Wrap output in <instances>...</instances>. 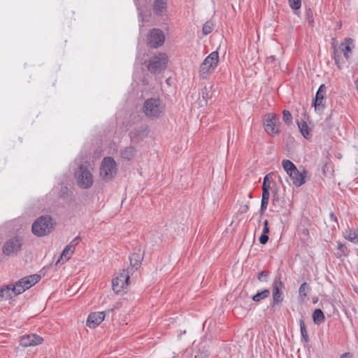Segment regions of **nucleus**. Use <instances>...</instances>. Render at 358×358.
<instances>
[{
  "label": "nucleus",
  "mask_w": 358,
  "mask_h": 358,
  "mask_svg": "<svg viewBox=\"0 0 358 358\" xmlns=\"http://www.w3.org/2000/svg\"><path fill=\"white\" fill-rule=\"evenodd\" d=\"M105 316L104 311L92 313L87 317V325L91 329H94L103 321Z\"/></svg>",
  "instance_id": "2eb2a0df"
},
{
  "label": "nucleus",
  "mask_w": 358,
  "mask_h": 358,
  "mask_svg": "<svg viewBox=\"0 0 358 358\" xmlns=\"http://www.w3.org/2000/svg\"><path fill=\"white\" fill-rule=\"evenodd\" d=\"M4 292H0V301H1L6 296L3 294Z\"/></svg>",
  "instance_id": "de8ad7c7"
},
{
  "label": "nucleus",
  "mask_w": 358,
  "mask_h": 358,
  "mask_svg": "<svg viewBox=\"0 0 358 358\" xmlns=\"http://www.w3.org/2000/svg\"><path fill=\"white\" fill-rule=\"evenodd\" d=\"M73 252H74V250H73L72 248H70L69 247H68L66 245L65 247V248L64 249V250L61 255L60 259L58 260L57 264H58L60 261H63V262L68 261L71 258V257Z\"/></svg>",
  "instance_id": "5701e85b"
},
{
  "label": "nucleus",
  "mask_w": 358,
  "mask_h": 358,
  "mask_svg": "<svg viewBox=\"0 0 358 358\" xmlns=\"http://www.w3.org/2000/svg\"><path fill=\"white\" fill-rule=\"evenodd\" d=\"M268 294L269 292H257V294L252 296V300L255 301H259L267 297Z\"/></svg>",
  "instance_id": "c756f323"
},
{
  "label": "nucleus",
  "mask_w": 358,
  "mask_h": 358,
  "mask_svg": "<svg viewBox=\"0 0 358 358\" xmlns=\"http://www.w3.org/2000/svg\"><path fill=\"white\" fill-rule=\"evenodd\" d=\"M22 246V239L15 237L6 243L3 247V252L6 255H11L17 253Z\"/></svg>",
  "instance_id": "f8f14e48"
},
{
  "label": "nucleus",
  "mask_w": 358,
  "mask_h": 358,
  "mask_svg": "<svg viewBox=\"0 0 358 358\" xmlns=\"http://www.w3.org/2000/svg\"><path fill=\"white\" fill-rule=\"evenodd\" d=\"M331 43V45H332L333 55H334L335 53V50H336V48H339V45L338 44V42H337L336 38H332Z\"/></svg>",
  "instance_id": "58836bf2"
},
{
  "label": "nucleus",
  "mask_w": 358,
  "mask_h": 358,
  "mask_svg": "<svg viewBox=\"0 0 358 358\" xmlns=\"http://www.w3.org/2000/svg\"><path fill=\"white\" fill-rule=\"evenodd\" d=\"M275 61V58L274 56H270L268 57H267L266 59V63L268 64H273L274 63V62Z\"/></svg>",
  "instance_id": "ea45409f"
},
{
  "label": "nucleus",
  "mask_w": 358,
  "mask_h": 358,
  "mask_svg": "<svg viewBox=\"0 0 358 358\" xmlns=\"http://www.w3.org/2000/svg\"><path fill=\"white\" fill-rule=\"evenodd\" d=\"M117 172V165L113 158L104 157L99 169L100 177L105 181H109L116 176Z\"/></svg>",
  "instance_id": "423d86ee"
},
{
  "label": "nucleus",
  "mask_w": 358,
  "mask_h": 358,
  "mask_svg": "<svg viewBox=\"0 0 358 358\" xmlns=\"http://www.w3.org/2000/svg\"><path fill=\"white\" fill-rule=\"evenodd\" d=\"M289 5L293 10H298L301 8V0H288Z\"/></svg>",
  "instance_id": "c85d7f7f"
},
{
  "label": "nucleus",
  "mask_w": 358,
  "mask_h": 358,
  "mask_svg": "<svg viewBox=\"0 0 358 358\" xmlns=\"http://www.w3.org/2000/svg\"><path fill=\"white\" fill-rule=\"evenodd\" d=\"M165 41V36L159 29H152L148 36V43L152 48L162 46Z\"/></svg>",
  "instance_id": "9b49d317"
},
{
  "label": "nucleus",
  "mask_w": 358,
  "mask_h": 358,
  "mask_svg": "<svg viewBox=\"0 0 358 358\" xmlns=\"http://www.w3.org/2000/svg\"><path fill=\"white\" fill-rule=\"evenodd\" d=\"M282 120L286 124H290L292 120V117L289 111L284 110L282 113Z\"/></svg>",
  "instance_id": "7c9ffc66"
},
{
  "label": "nucleus",
  "mask_w": 358,
  "mask_h": 358,
  "mask_svg": "<svg viewBox=\"0 0 358 358\" xmlns=\"http://www.w3.org/2000/svg\"><path fill=\"white\" fill-rule=\"evenodd\" d=\"M351 355L348 352L344 353L341 356V358H350Z\"/></svg>",
  "instance_id": "37998d69"
},
{
  "label": "nucleus",
  "mask_w": 358,
  "mask_h": 358,
  "mask_svg": "<svg viewBox=\"0 0 358 358\" xmlns=\"http://www.w3.org/2000/svg\"><path fill=\"white\" fill-rule=\"evenodd\" d=\"M154 12L156 15L162 16L166 12L167 3L166 0H155L153 4Z\"/></svg>",
  "instance_id": "f3484780"
},
{
  "label": "nucleus",
  "mask_w": 358,
  "mask_h": 358,
  "mask_svg": "<svg viewBox=\"0 0 358 358\" xmlns=\"http://www.w3.org/2000/svg\"><path fill=\"white\" fill-rule=\"evenodd\" d=\"M20 293H21V292H15V295H17V294H20Z\"/></svg>",
  "instance_id": "603ef678"
},
{
  "label": "nucleus",
  "mask_w": 358,
  "mask_h": 358,
  "mask_svg": "<svg viewBox=\"0 0 358 358\" xmlns=\"http://www.w3.org/2000/svg\"><path fill=\"white\" fill-rule=\"evenodd\" d=\"M298 127L305 138L309 139L311 137L310 129L306 122H298Z\"/></svg>",
  "instance_id": "aec40b11"
},
{
  "label": "nucleus",
  "mask_w": 358,
  "mask_h": 358,
  "mask_svg": "<svg viewBox=\"0 0 358 358\" xmlns=\"http://www.w3.org/2000/svg\"><path fill=\"white\" fill-rule=\"evenodd\" d=\"M55 223L49 215L41 216L36 220L31 226L32 233L38 237L50 234L54 229Z\"/></svg>",
  "instance_id": "20e7f679"
},
{
  "label": "nucleus",
  "mask_w": 358,
  "mask_h": 358,
  "mask_svg": "<svg viewBox=\"0 0 358 358\" xmlns=\"http://www.w3.org/2000/svg\"><path fill=\"white\" fill-rule=\"evenodd\" d=\"M81 241L80 236H78L76 238H74L69 245H67L68 247L70 248H72L75 250L76 246L79 243V242Z\"/></svg>",
  "instance_id": "2f4dec72"
},
{
  "label": "nucleus",
  "mask_w": 358,
  "mask_h": 358,
  "mask_svg": "<svg viewBox=\"0 0 358 358\" xmlns=\"http://www.w3.org/2000/svg\"><path fill=\"white\" fill-rule=\"evenodd\" d=\"M318 301V298H313V303H316Z\"/></svg>",
  "instance_id": "8fccbe9b"
},
{
  "label": "nucleus",
  "mask_w": 358,
  "mask_h": 358,
  "mask_svg": "<svg viewBox=\"0 0 358 358\" xmlns=\"http://www.w3.org/2000/svg\"><path fill=\"white\" fill-rule=\"evenodd\" d=\"M269 232L268 227H263L262 234H267Z\"/></svg>",
  "instance_id": "79ce46f5"
},
{
  "label": "nucleus",
  "mask_w": 358,
  "mask_h": 358,
  "mask_svg": "<svg viewBox=\"0 0 358 358\" xmlns=\"http://www.w3.org/2000/svg\"><path fill=\"white\" fill-rule=\"evenodd\" d=\"M273 301L276 303L282 301V292H273Z\"/></svg>",
  "instance_id": "c9c22d12"
},
{
  "label": "nucleus",
  "mask_w": 358,
  "mask_h": 358,
  "mask_svg": "<svg viewBox=\"0 0 358 358\" xmlns=\"http://www.w3.org/2000/svg\"><path fill=\"white\" fill-rule=\"evenodd\" d=\"M268 276V272L266 271H263L258 275V278L261 281L266 280Z\"/></svg>",
  "instance_id": "e433bc0d"
},
{
  "label": "nucleus",
  "mask_w": 358,
  "mask_h": 358,
  "mask_svg": "<svg viewBox=\"0 0 358 358\" xmlns=\"http://www.w3.org/2000/svg\"><path fill=\"white\" fill-rule=\"evenodd\" d=\"M167 63V55L165 53L160 52L150 59L148 69L152 73H159L166 69Z\"/></svg>",
  "instance_id": "6e6552de"
},
{
  "label": "nucleus",
  "mask_w": 358,
  "mask_h": 358,
  "mask_svg": "<svg viewBox=\"0 0 358 358\" xmlns=\"http://www.w3.org/2000/svg\"><path fill=\"white\" fill-rule=\"evenodd\" d=\"M75 178L78 185L83 189H89L94 182V177L90 170L81 165L75 172Z\"/></svg>",
  "instance_id": "0eeeda50"
},
{
  "label": "nucleus",
  "mask_w": 358,
  "mask_h": 358,
  "mask_svg": "<svg viewBox=\"0 0 358 358\" xmlns=\"http://www.w3.org/2000/svg\"><path fill=\"white\" fill-rule=\"evenodd\" d=\"M345 239L354 243H358V229H348L343 233Z\"/></svg>",
  "instance_id": "a211bd4d"
},
{
  "label": "nucleus",
  "mask_w": 358,
  "mask_h": 358,
  "mask_svg": "<svg viewBox=\"0 0 358 358\" xmlns=\"http://www.w3.org/2000/svg\"><path fill=\"white\" fill-rule=\"evenodd\" d=\"M261 244H266L268 241V236L267 234H262L259 239Z\"/></svg>",
  "instance_id": "4c0bfd02"
},
{
  "label": "nucleus",
  "mask_w": 358,
  "mask_h": 358,
  "mask_svg": "<svg viewBox=\"0 0 358 358\" xmlns=\"http://www.w3.org/2000/svg\"><path fill=\"white\" fill-rule=\"evenodd\" d=\"M143 260V255L141 252H134L130 256V264L131 269H137Z\"/></svg>",
  "instance_id": "6ab92c4d"
},
{
  "label": "nucleus",
  "mask_w": 358,
  "mask_h": 358,
  "mask_svg": "<svg viewBox=\"0 0 358 358\" xmlns=\"http://www.w3.org/2000/svg\"><path fill=\"white\" fill-rule=\"evenodd\" d=\"M283 288L282 283L279 280H275L273 282V291H281Z\"/></svg>",
  "instance_id": "f704fd0d"
},
{
  "label": "nucleus",
  "mask_w": 358,
  "mask_h": 358,
  "mask_svg": "<svg viewBox=\"0 0 358 358\" xmlns=\"http://www.w3.org/2000/svg\"><path fill=\"white\" fill-rule=\"evenodd\" d=\"M269 176L270 175L268 174L264 178V181H263V184H262V194H270L269 189L271 187V180L269 178V177H270Z\"/></svg>",
  "instance_id": "a878e982"
},
{
  "label": "nucleus",
  "mask_w": 358,
  "mask_h": 358,
  "mask_svg": "<svg viewBox=\"0 0 358 358\" xmlns=\"http://www.w3.org/2000/svg\"><path fill=\"white\" fill-rule=\"evenodd\" d=\"M135 155V150L132 147H127L121 151V156L122 158L130 160Z\"/></svg>",
  "instance_id": "b1692460"
},
{
  "label": "nucleus",
  "mask_w": 358,
  "mask_h": 358,
  "mask_svg": "<svg viewBox=\"0 0 358 358\" xmlns=\"http://www.w3.org/2000/svg\"><path fill=\"white\" fill-rule=\"evenodd\" d=\"M138 10H140V2L139 0H134Z\"/></svg>",
  "instance_id": "c03bdc74"
},
{
  "label": "nucleus",
  "mask_w": 358,
  "mask_h": 358,
  "mask_svg": "<svg viewBox=\"0 0 358 358\" xmlns=\"http://www.w3.org/2000/svg\"><path fill=\"white\" fill-rule=\"evenodd\" d=\"M337 249L338 250L336 254L337 257L340 258L345 255V246L341 243H338Z\"/></svg>",
  "instance_id": "473e14b6"
},
{
  "label": "nucleus",
  "mask_w": 358,
  "mask_h": 358,
  "mask_svg": "<svg viewBox=\"0 0 358 358\" xmlns=\"http://www.w3.org/2000/svg\"><path fill=\"white\" fill-rule=\"evenodd\" d=\"M129 270H122L117 273L112 280L113 291H120L121 289H126L129 279Z\"/></svg>",
  "instance_id": "9d476101"
},
{
  "label": "nucleus",
  "mask_w": 358,
  "mask_h": 358,
  "mask_svg": "<svg viewBox=\"0 0 358 358\" xmlns=\"http://www.w3.org/2000/svg\"><path fill=\"white\" fill-rule=\"evenodd\" d=\"M282 166L287 175L292 174V172L297 169L294 164L289 159H283Z\"/></svg>",
  "instance_id": "4be33fe9"
},
{
  "label": "nucleus",
  "mask_w": 358,
  "mask_h": 358,
  "mask_svg": "<svg viewBox=\"0 0 358 358\" xmlns=\"http://www.w3.org/2000/svg\"><path fill=\"white\" fill-rule=\"evenodd\" d=\"M165 111V106L158 98H150L145 101L143 112L150 119L160 117Z\"/></svg>",
  "instance_id": "7ed1b4c3"
},
{
  "label": "nucleus",
  "mask_w": 358,
  "mask_h": 358,
  "mask_svg": "<svg viewBox=\"0 0 358 358\" xmlns=\"http://www.w3.org/2000/svg\"><path fill=\"white\" fill-rule=\"evenodd\" d=\"M308 175V171L303 169L302 171H299L296 169L292 172V174H289L292 183L296 187H301L306 182V178Z\"/></svg>",
  "instance_id": "4468645a"
},
{
  "label": "nucleus",
  "mask_w": 358,
  "mask_h": 358,
  "mask_svg": "<svg viewBox=\"0 0 358 358\" xmlns=\"http://www.w3.org/2000/svg\"><path fill=\"white\" fill-rule=\"evenodd\" d=\"M213 29V23L210 22H206L203 27V33L205 35H208L212 32Z\"/></svg>",
  "instance_id": "cd10ccee"
},
{
  "label": "nucleus",
  "mask_w": 358,
  "mask_h": 358,
  "mask_svg": "<svg viewBox=\"0 0 358 358\" xmlns=\"http://www.w3.org/2000/svg\"><path fill=\"white\" fill-rule=\"evenodd\" d=\"M218 62V52L216 51L212 52L201 64L199 70V76L203 79L208 78L215 71Z\"/></svg>",
  "instance_id": "39448f33"
},
{
  "label": "nucleus",
  "mask_w": 358,
  "mask_h": 358,
  "mask_svg": "<svg viewBox=\"0 0 358 358\" xmlns=\"http://www.w3.org/2000/svg\"><path fill=\"white\" fill-rule=\"evenodd\" d=\"M325 90V86L324 85H321L316 93L315 99L314 101V106L315 110H320L323 108L322 101L324 97Z\"/></svg>",
  "instance_id": "dca6fc26"
},
{
  "label": "nucleus",
  "mask_w": 358,
  "mask_h": 358,
  "mask_svg": "<svg viewBox=\"0 0 358 358\" xmlns=\"http://www.w3.org/2000/svg\"><path fill=\"white\" fill-rule=\"evenodd\" d=\"M299 326L302 339L306 343L308 342V336L303 320H299Z\"/></svg>",
  "instance_id": "bb28decb"
},
{
  "label": "nucleus",
  "mask_w": 358,
  "mask_h": 358,
  "mask_svg": "<svg viewBox=\"0 0 358 358\" xmlns=\"http://www.w3.org/2000/svg\"><path fill=\"white\" fill-rule=\"evenodd\" d=\"M355 47V41L350 38H345L339 44V48H336L333 55L335 64L338 69H341L343 64L341 56L343 55L346 60H350Z\"/></svg>",
  "instance_id": "f257e3e1"
},
{
  "label": "nucleus",
  "mask_w": 358,
  "mask_h": 358,
  "mask_svg": "<svg viewBox=\"0 0 358 358\" xmlns=\"http://www.w3.org/2000/svg\"><path fill=\"white\" fill-rule=\"evenodd\" d=\"M263 124L265 131L269 135L279 134V120L274 113H268L264 116Z\"/></svg>",
  "instance_id": "1a4fd4ad"
},
{
  "label": "nucleus",
  "mask_w": 358,
  "mask_h": 358,
  "mask_svg": "<svg viewBox=\"0 0 358 358\" xmlns=\"http://www.w3.org/2000/svg\"><path fill=\"white\" fill-rule=\"evenodd\" d=\"M269 197H270V194H262V201H261V207H260V211L262 213H264V211L267 208Z\"/></svg>",
  "instance_id": "393cba45"
},
{
  "label": "nucleus",
  "mask_w": 358,
  "mask_h": 358,
  "mask_svg": "<svg viewBox=\"0 0 358 358\" xmlns=\"http://www.w3.org/2000/svg\"><path fill=\"white\" fill-rule=\"evenodd\" d=\"M264 227H268V221L267 220H265L263 222Z\"/></svg>",
  "instance_id": "49530a36"
},
{
  "label": "nucleus",
  "mask_w": 358,
  "mask_h": 358,
  "mask_svg": "<svg viewBox=\"0 0 358 358\" xmlns=\"http://www.w3.org/2000/svg\"><path fill=\"white\" fill-rule=\"evenodd\" d=\"M313 320L315 324H320L325 320V316L321 309H315L313 314Z\"/></svg>",
  "instance_id": "412c9836"
},
{
  "label": "nucleus",
  "mask_w": 358,
  "mask_h": 358,
  "mask_svg": "<svg viewBox=\"0 0 358 358\" xmlns=\"http://www.w3.org/2000/svg\"><path fill=\"white\" fill-rule=\"evenodd\" d=\"M41 280L38 274L24 277L15 283H10L0 287V291H26L36 285Z\"/></svg>",
  "instance_id": "f03ea898"
},
{
  "label": "nucleus",
  "mask_w": 358,
  "mask_h": 358,
  "mask_svg": "<svg viewBox=\"0 0 358 358\" xmlns=\"http://www.w3.org/2000/svg\"><path fill=\"white\" fill-rule=\"evenodd\" d=\"M308 289V285L307 283L304 282L303 283L300 288H299V291H306V289Z\"/></svg>",
  "instance_id": "a19ab883"
},
{
  "label": "nucleus",
  "mask_w": 358,
  "mask_h": 358,
  "mask_svg": "<svg viewBox=\"0 0 358 358\" xmlns=\"http://www.w3.org/2000/svg\"><path fill=\"white\" fill-rule=\"evenodd\" d=\"M248 206H245L243 207V208L242 212H243V213H245V212H247V211H248Z\"/></svg>",
  "instance_id": "a18cd8bd"
},
{
  "label": "nucleus",
  "mask_w": 358,
  "mask_h": 358,
  "mask_svg": "<svg viewBox=\"0 0 358 358\" xmlns=\"http://www.w3.org/2000/svg\"><path fill=\"white\" fill-rule=\"evenodd\" d=\"M43 341V338L41 336L31 334L22 336L20 338V345L22 347L27 348L40 345Z\"/></svg>",
  "instance_id": "ddd939ff"
},
{
  "label": "nucleus",
  "mask_w": 358,
  "mask_h": 358,
  "mask_svg": "<svg viewBox=\"0 0 358 358\" xmlns=\"http://www.w3.org/2000/svg\"><path fill=\"white\" fill-rule=\"evenodd\" d=\"M355 84L356 89L358 91V78L355 80Z\"/></svg>",
  "instance_id": "09e8293b"
},
{
  "label": "nucleus",
  "mask_w": 358,
  "mask_h": 358,
  "mask_svg": "<svg viewBox=\"0 0 358 358\" xmlns=\"http://www.w3.org/2000/svg\"><path fill=\"white\" fill-rule=\"evenodd\" d=\"M210 97H211V95L210 94V89H208L207 87H205L202 91L203 99L204 101H207V100L209 99Z\"/></svg>",
  "instance_id": "72a5a7b5"
},
{
  "label": "nucleus",
  "mask_w": 358,
  "mask_h": 358,
  "mask_svg": "<svg viewBox=\"0 0 358 358\" xmlns=\"http://www.w3.org/2000/svg\"><path fill=\"white\" fill-rule=\"evenodd\" d=\"M330 216H331V218H333V217H334V213H331L330 214Z\"/></svg>",
  "instance_id": "3c124183"
}]
</instances>
